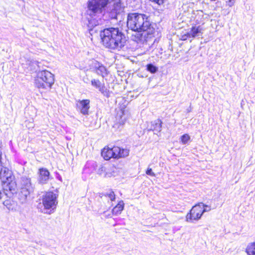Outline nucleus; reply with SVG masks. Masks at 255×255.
Masks as SVG:
<instances>
[{
    "label": "nucleus",
    "mask_w": 255,
    "mask_h": 255,
    "mask_svg": "<svg viewBox=\"0 0 255 255\" xmlns=\"http://www.w3.org/2000/svg\"><path fill=\"white\" fill-rule=\"evenodd\" d=\"M204 14L202 11H197L195 15L196 22L198 23H203Z\"/></svg>",
    "instance_id": "nucleus-19"
},
{
    "label": "nucleus",
    "mask_w": 255,
    "mask_h": 255,
    "mask_svg": "<svg viewBox=\"0 0 255 255\" xmlns=\"http://www.w3.org/2000/svg\"><path fill=\"white\" fill-rule=\"evenodd\" d=\"M50 173L46 168H42L39 170L38 182L41 184H46L49 179Z\"/></svg>",
    "instance_id": "nucleus-13"
},
{
    "label": "nucleus",
    "mask_w": 255,
    "mask_h": 255,
    "mask_svg": "<svg viewBox=\"0 0 255 255\" xmlns=\"http://www.w3.org/2000/svg\"><path fill=\"white\" fill-rule=\"evenodd\" d=\"M146 173L151 176H155V175L151 168H148L147 171H146Z\"/></svg>",
    "instance_id": "nucleus-24"
},
{
    "label": "nucleus",
    "mask_w": 255,
    "mask_h": 255,
    "mask_svg": "<svg viewBox=\"0 0 255 255\" xmlns=\"http://www.w3.org/2000/svg\"><path fill=\"white\" fill-rule=\"evenodd\" d=\"M107 0H91L89 1L86 13L89 30H92L95 26L101 24L102 8L107 5Z\"/></svg>",
    "instance_id": "nucleus-3"
},
{
    "label": "nucleus",
    "mask_w": 255,
    "mask_h": 255,
    "mask_svg": "<svg viewBox=\"0 0 255 255\" xmlns=\"http://www.w3.org/2000/svg\"><path fill=\"white\" fill-rule=\"evenodd\" d=\"M205 204L200 203L193 206L186 216V220L188 222L193 223L194 221L199 220L206 212H209L211 210V208L209 206H206L208 209L205 208Z\"/></svg>",
    "instance_id": "nucleus-7"
},
{
    "label": "nucleus",
    "mask_w": 255,
    "mask_h": 255,
    "mask_svg": "<svg viewBox=\"0 0 255 255\" xmlns=\"http://www.w3.org/2000/svg\"><path fill=\"white\" fill-rule=\"evenodd\" d=\"M180 139L182 143L185 144L190 140V136L188 134H184L181 136Z\"/></svg>",
    "instance_id": "nucleus-21"
},
{
    "label": "nucleus",
    "mask_w": 255,
    "mask_h": 255,
    "mask_svg": "<svg viewBox=\"0 0 255 255\" xmlns=\"http://www.w3.org/2000/svg\"><path fill=\"white\" fill-rule=\"evenodd\" d=\"M124 208V203L123 201H120L117 205L115 206L112 212L113 214H115L116 215H118L119 214H120L122 212V211L123 210Z\"/></svg>",
    "instance_id": "nucleus-18"
},
{
    "label": "nucleus",
    "mask_w": 255,
    "mask_h": 255,
    "mask_svg": "<svg viewBox=\"0 0 255 255\" xmlns=\"http://www.w3.org/2000/svg\"><path fill=\"white\" fill-rule=\"evenodd\" d=\"M91 84L93 86L98 89L102 93L106 92V88L104 84H102L99 80L93 79L91 81Z\"/></svg>",
    "instance_id": "nucleus-15"
},
{
    "label": "nucleus",
    "mask_w": 255,
    "mask_h": 255,
    "mask_svg": "<svg viewBox=\"0 0 255 255\" xmlns=\"http://www.w3.org/2000/svg\"><path fill=\"white\" fill-rule=\"evenodd\" d=\"M253 243L255 244V242H254Z\"/></svg>",
    "instance_id": "nucleus-30"
},
{
    "label": "nucleus",
    "mask_w": 255,
    "mask_h": 255,
    "mask_svg": "<svg viewBox=\"0 0 255 255\" xmlns=\"http://www.w3.org/2000/svg\"><path fill=\"white\" fill-rule=\"evenodd\" d=\"M125 6L121 0H115L113 3L112 11L116 14H120L123 11Z\"/></svg>",
    "instance_id": "nucleus-14"
},
{
    "label": "nucleus",
    "mask_w": 255,
    "mask_h": 255,
    "mask_svg": "<svg viewBox=\"0 0 255 255\" xmlns=\"http://www.w3.org/2000/svg\"><path fill=\"white\" fill-rule=\"evenodd\" d=\"M127 25L134 31L142 32L140 35L144 38H150L154 32L147 16L139 13H130L128 16Z\"/></svg>",
    "instance_id": "nucleus-1"
},
{
    "label": "nucleus",
    "mask_w": 255,
    "mask_h": 255,
    "mask_svg": "<svg viewBox=\"0 0 255 255\" xmlns=\"http://www.w3.org/2000/svg\"><path fill=\"white\" fill-rule=\"evenodd\" d=\"M30 63H32V64H35L36 65H38V62L37 61H30Z\"/></svg>",
    "instance_id": "nucleus-27"
},
{
    "label": "nucleus",
    "mask_w": 255,
    "mask_h": 255,
    "mask_svg": "<svg viewBox=\"0 0 255 255\" xmlns=\"http://www.w3.org/2000/svg\"><path fill=\"white\" fill-rule=\"evenodd\" d=\"M191 37L188 35V32H187L186 34H185L182 36V39L183 40H186L188 38H190Z\"/></svg>",
    "instance_id": "nucleus-25"
},
{
    "label": "nucleus",
    "mask_w": 255,
    "mask_h": 255,
    "mask_svg": "<svg viewBox=\"0 0 255 255\" xmlns=\"http://www.w3.org/2000/svg\"><path fill=\"white\" fill-rule=\"evenodd\" d=\"M1 192L0 191V200L1 199Z\"/></svg>",
    "instance_id": "nucleus-28"
},
{
    "label": "nucleus",
    "mask_w": 255,
    "mask_h": 255,
    "mask_svg": "<svg viewBox=\"0 0 255 255\" xmlns=\"http://www.w3.org/2000/svg\"><path fill=\"white\" fill-rule=\"evenodd\" d=\"M1 155L2 153L0 151V165L1 166L0 170V179L2 183L8 184V188L10 191H15L16 185L15 182L13 181L14 176L10 170L2 166Z\"/></svg>",
    "instance_id": "nucleus-6"
},
{
    "label": "nucleus",
    "mask_w": 255,
    "mask_h": 255,
    "mask_svg": "<svg viewBox=\"0 0 255 255\" xmlns=\"http://www.w3.org/2000/svg\"><path fill=\"white\" fill-rule=\"evenodd\" d=\"M77 108L83 115H88L90 109V100H78L76 103Z\"/></svg>",
    "instance_id": "nucleus-12"
},
{
    "label": "nucleus",
    "mask_w": 255,
    "mask_h": 255,
    "mask_svg": "<svg viewBox=\"0 0 255 255\" xmlns=\"http://www.w3.org/2000/svg\"><path fill=\"white\" fill-rule=\"evenodd\" d=\"M33 189L30 179L25 176L22 177L21 179L20 192L24 198L26 199L33 191Z\"/></svg>",
    "instance_id": "nucleus-9"
},
{
    "label": "nucleus",
    "mask_w": 255,
    "mask_h": 255,
    "mask_svg": "<svg viewBox=\"0 0 255 255\" xmlns=\"http://www.w3.org/2000/svg\"><path fill=\"white\" fill-rule=\"evenodd\" d=\"M92 67L94 72L103 78L106 77L108 74L106 68L103 64L96 61L93 62Z\"/></svg>",
    "instance_id": "nucleus-11"
},
{
    "label": "nucleus",
    "mask_w": 255,
    "mask_h": 255,
    "mask_svg": "<svg viewBox=\"0 0 255 255\" xmlns=\"http://www.w3.org/2000/svg\"><path fill=\"white\" fill-rule=\"evenodd\" d=\"M127 116L125 112L122 109L119 110L116 115V120L113 128L117 129L120 130L123 126L125 125L127 121Z\"/></svg>",
    "instance_id": "nucleus-10"
},
{
    "label": "nucleus",
    "mask_w": 255,
    "mask_h": 255,
    "mask_svg": "<svg viewBox=\"0 0 255 255\" xmlns=\"http://www.w3.org/2000/svg\"><path fill=\"white\" fill-rule=\"evenodd\" d=\"M147 70L151 73H155L157 72L158 68L154 65L149 64L147 65Z\"/></svg>",
    "instance_id": "nucleus-22"
},
{
    "label": "nucleus",
    "mask_w": 255,
    "mask_h": 255,
    "mask_svg": "<svg viewBox=\"0 0 255 255\" xmlns=\"http://www.w3.org/2000/svg\"><path fill=\"white\" fill-rule=\"evenodd\" d=\"M103 44L111 49H121L126 42V38L118 28L110 27L101 32Z\"/></svg>",
    "instance_id": "nucleus-2"
},
{
    "label": "nucleus",
    "mask_w": 255,
    "mask_h": 255,
    "mask_svg": "<svg viewBox=\"0 0 255 255\" xmlns=\"http://www.w3.org/2000/svg\"><path fill=\"white\" fill-rule=\"evenodd\" d=\"M236 0H228L227 2L229 6H232Z\"/></svg>",
    "instance_id": "nucleus-26"
},
{
    "label": "nucleus",
    "mask_w": 255,
    "mask_h": 255,
    "mask_svg": "<svg viewBox=\"0 0 255 255\" xmlns=\"http://www.w3.org/2000/svg\"><path fill=\"white\" fill-rule=\"evenodd\" d=\"M58 195L53 192L49 191L44 193L42 198V204L44 209L54 211L57 205Z\"/></svg>",
    "instance_id": "nucleus-8"
},
{
    "label": "nucleus",
    "mask_w": 255,
    "mask_h": 255,
    "mask_svg": "<svg viewBox=\"0 0 255 255\" xmlns=\"http://www.w3.org/2000/svg\"><path fill=\"white\" fill-rule=\"evenodd\" d=\"M205 206H207L206 205H205ZM205 208H206V209H208V207H206V206H205Z\"/></svg>",
    "instance_id": "nucleus-29"
},
{
    "label": "nucleus",
    "mask_w": 255,
    "mask_h": 255,
    "mask_svg": "<svg viewBox=\"0 0 255 255\" xmlns=\"http://www.w3.org/2000/svg\"><path fill=\"white\" fill-rule=\"evenodd\" d=\"M54 83V75L47 70L39 71L35 79V86L39 89H50Z\"/></svg>",
    "instance_id": "nucleus-4"
},
{
    "label": "nucleus",
    "mask_w": 255,
    "mask_h": 255,
    "mask_svg": "<svg viewBox=\"0 0 255 255\" xmlns=\"http://www.w3.org/2000/svg\"><path fill=\"white\" fill-rule=\"evenodd\" d=\"M247 253L249 255H255V244L251 243L247 248Z\"/></svg>",
    "instance_id": "nucleus-20"
},
{
    "label": "nucleus",
    "mask_w": 255,
    "mask_h": 255,
    "mask_svg": "<svg viewBox=\"0 0 255 255\" xmlns=\"http://www.w3.org/2000/svg\"><path fill=\"white\" fill-rule=\"evenodd\" d=\"M129 149L122 148L119 146H114L112 148L105 147L102 150L101 154L103 158L107 160L111 158H124L129 155Z\"/></svg>",
    "instance_id": "nucleus-5"
},
{
    "label": "nucleus",
    "mask_w": 255,
    "mask_h": 255,
    "mask_svg": "<svg viewBox=\"0 0 255 255\" xmlns=\"http://www.w3.org/2000/svg\"><path fill=\"white\" fill-rule=\"evenodd\" d=\"M202 29L200 26H193L191 30L188 32V35L192 38L200 36L202 34Z\"/></svg>",
    "instance_id": "nucleus-16"
},
{
    "label": "nucleus",
    "mask_w": 255,
    "mask_h": 255,
    "mask_svg": "<svg viewBox=\"0 0 255 255\" xmlns=\"http://www.w3.org/2000/svg\"><path fill=\"white\" fill-rule=\"evenodd\" d=\"M107 196L112 201L115 199V195L113 191H110L109 193H107Z\"/></svg>",
    "instance_id": "nucleus-23"
},
{
    "label": "nucleus",
    "mask_w": 255,
    "mask_h": 255,
    "mask_svg": "<svg viewBox=\"0 0 255 255\" xmlns=\"http://www.w3.org/2000/svg\"><path fill=\"white\" fill-rule=\"evenodd\" d=\"M162 122L159 119H157L153 122H151V130L154 132H159L161 130Z\"/></svg>",
    "instance_id": "nucleus-17"
}]
</instances>
